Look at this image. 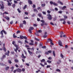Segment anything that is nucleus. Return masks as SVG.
Returning a JSON list of instances; mask_svg holds the SVG:
<instances>
[{"label": "nucleus", "mask_w": 73, "mask_h": 73, "mask_svg": "<svg viewBox=\"0 0 73 73\" xmlns=\"http://www.w3.org/2000/svg\"><path fill=\"white\" fill-rule=\"evenodd\" d=\"M15 67H13V66H12L11 68V69H12V70H11V72H12L13 71V70L14 69V68Z\"/></svg>", "instance_id": "nucleus-19"}, {"label": "nucleus", "mask_w": 73, "mask_h": 73, "mask_svg": "<svg viewBox=\"0 0 73 73\" xmlns=\"http://www.w3.org/2000/svg\"><path fill=\"white\" fill-rule=\"evenodd\" d=\"M25 42L26 43H27V44H29V42L27 40H25Z\"/></svg>", "instance_id": "nucleus-52"}, {"label": "nucleus", "mask_w": 73, "mask_h": 73, "mask_svg": "<svg viewBox=\"0 0 73 73\" xmlns=\"http://www.w3.org/2000/svg\"><path fill=\"white\" fill-rule=\"evenodd\" d=\"M38 16H39L40 17H41L42 15H41V14L40 13L38 14Z\"/></svg>", "instance_id": "nucleus-42"}, {"label": "nucleus", "mask_w": 73, "mask_h": 73, "mask_svg": "<svg viewBox=\"0 0 73 73\" xmlns=\"http://www.w3.org/2000/svg\"><path fill=\"white\" fill-rule=\"evenodd\" d=\"M23 24H25H25H26V21H25L24 20L23 21Z\"/></svg>", "instance_id": "nucleus-37"}, {"label": "nucleus", "mask_w": 73, "mask_h": 73, "mask_svg": "<svg viewBox=\"0 0 73 73\" xmlns=\"http://www.w3.org/2000/svg\"><path fill=\"white\" fill-rule=\"evenodd\" d=\"M60 56L62 58H64V56H63V55L62 54H60Z\"/></svg>", "instance_id": "nucleus-46"}, {"label": "nucleus", "mask_w": 73, "mask_h": 73, "mask_svg": "<svg viewBox=\"0 0 73 73\" xmlns=\"http://www.w3.org/2000/svg\"><path fill=\"white\" fill-rule=\"evenodd\" d=\"M60 21H64V22L62 23V24L64 25L66 23V21H65V19H60Z\"/></svg>", "instance_id": "nucleus-3"}, {"label": "nucleus", "mask_w": 73, "mask_h": 73, "mask_svg": "<svg viewBox=\"0 0 73 73\" xmlns=\"http://www.w3.org/2000/svg\"><path fill=\"white\" fill-rule=\"evenodd\" d=\"M40 65H41V66H43V67H44V65L42 64V63H40Z\"/></svg>", "instance_id": "nucleus-61"}, {"label": "nucleus", "mask_w": 73, "mask_h": 73, "mask_svg": "<svg viewBox=\"0 0 73 73\" xmlns=\"http://www.w3.org/2000/svg\"><path fill=\"white\" fill-rule=\"evenodd\" d=\"M17 10L19 13H21V11H20V10L19 9H18Z\"/></svg>", "instance_id": "nucleus-36"}, {"label": "nucleus", "mask_w": 73, "mask_h": 73, "mask_svg": "<svg viewBox=\"0 0 73 73\" xmlns=\"http://www.w3.org/2000/svg\"><path fill=\"white\" fill-rule=\"evenodd\" d=\"M13 36V38H17V36L15 35V33H14Z\"/></svg>", "instance_id": "nucleus-17"}, {"label": "nucleus", "mask_w": 73, "mask_h": 73, "mask_svg": "<svg viewBox=\"0 0 73 73\" xmlns=\"http://www.w3.org/2000/svg\"><path fill=\"white\" fill-rule=\"evenodd\" d=\"M6 57V56H5V55H4L3 56H2V58L3 59H4V58H5Z\"/></svg>", "instance_id": "nucleus-40"}, {"label": "nucleus", "mask_w": 73, "mask_h": 73, "mask_svg": "<svg viewBox=\"0 0 73 73\" xmlns=\"http://www.w3.org/2000/svg\"><path fill=\"white\" fill-rule=\"evenodd\" d=\"M33 11L34 12H38V11H37V10L36 9H34Z\"/></svg>", "instance_id": "nucleus-29"}, {"label": "nucleus", "mask_w": 73, "mask_h": 73, "mask_svg": "<svg viewBox=\"0 0 73 73\" xmlns=\"http://www.w3.org/2000/svg\"><path fill=\"white\" fill-rule=\"evenodd\" d=\"M14 61L15 62H19V61H18V60L15 59Z\"/></svg>", "instance_id": "nucleus-34"}, {"label": "nucleus", "mask_w": 73, "mask_h": 73, "mask_svg": "<svg viewBox=\"0 0 73 73\" xmlns=\"http://www.w3.org/2000/svg\"><path fill=\"white\" fill-rule=\"evenodd\" d=\"M42 13L44 15H46V12H45L43 11L42 12Z\"/></svg>", "instance_id": "nucleus-57"}, {"label": "nucleus", "mask_w": 73, "mask_h": 73, "mask_svg": "<svg viewBox=\"0 0 73 73\" xmlns=\"http://www.w3.org/2000/svg\"><path fill=\"white\" fill-rule=\"evenodd\" d=\"M38 33H41V32H42V31L41 30H39L38 31H36V33H38Z\"/></svg>", "instance_id": "nucleus-23"}, {"label": "nucleus", "mask_w": 73, "mask_h": 73, "mask_svg": "<svg viewBox=\"0 0 73 73\" xmlns=\"http://www.w3.org/2000/svg\"><path fill=\"white\" fill-rule=\"evenodd\" d=\"M50 65H48L46 66L47 68H50Z\"/></svg>", "instance_id": "nucleus-53"}, {"label": "nucleus", "mask_w": 73, "mask_h": 73, "mask_svg": "<svg viewBox=\"0 0 73 73\" xmlns=\"http://www.w3.org/2000/svg\"><path fill=\"white\" fill-rule=\"evenodd\" d=\"M23 38H24V39H25V40H27V37L26 36H23Z\"/></svg>", "instance_id": "nucleus-50"}, {"label": "nucleus", "mask_w": 73, "mask_h": 73, "mask_svg": "<svg viewBox=\"0 0 73 73\" xmlns=\"http://www.w3.org/2000/svg\"><path fill=\"white\" fill-rule=\"evenodd\" d=\"M8 63L10 64H12V62L11 61V60H8Z\"/></svg>", "instance_id": "nucleus-24"}, {"label": "nucleus", "mask_w": 73, "mask_h": 73, "mask_svg": "<svg viewBox=\"0 0 73 73\" xmlns=\"http://www.w3.org/2000/svg\"><path fill=\"white\" fill-rule=\"evenodd\" d=\"M58 44L60 45V46H62V42L60 40H59L58 42Z\"/></svg>", "instance_id": "nucleus-7"}, {"label": "nucleus", "mask_w": 73, "mask_h": 73, "mask_svg": "<svg viewBox=\"0 0 73 73\" xmlns=\"http://www.w3.org/2000/svg\"><path fill=\"white\" fill-rule=\"evenodd\" d=\"M28 3L29 4H32V2L30 0H28Z\"/></svg>", "instance_id": "nucleus-11"}, {"label": "nucleus", "mask_w": 73, "mask_h": 73, "mask_svg": "<svg viewBox=\"0 0 73 73\" xmlns=\"http://www.w3.org/2000/svg\"><path fill=\"white\" fill-rule=\"evenodd\" d=\"M18 42L19 43H20V44H23L22 42H21L20 40H18Z\"/></svg>", "instance_id": "nucleus-32"}, {"label": "nucleus", "mask_w": 73, "mask_h": 73, "mask_svg": "<svg viewBox=\"0 0 73 73\" xmlns=\"http://www.w3.org/2000/svg\"><path fill=\"white\" fill-rule=\"evenodd\" d=\"M35 40H36V41H40V39L38 38H35Z\"/></svg>", "instance_id": "nucleus-39"}, {"label": "nucleus", "mask_w": 73, "mask_h": 73, "mask_svg": "<svg viewBox=\"0 0 73 73\" xmlns=\"http://www.w3.org/2000/svg\"><path fill=\"white\" fill-rule=\"evenodd\" d=\"M17 71L18 72H21V70L19 68H18L17 69Z\"/></svg>", "instance_id": "nucleus-10"}, {"label": "nucleus", "mask_w": 73, "mask_h": 73, "mask_svg": "<svg viewBox=\"0 0 73 73\" xmlns=\"http://www.w3.org/2000/svg\"><path fill=\"white\" fill-rule=\"evenodd\" d=\"M4 8V5L3 4V3L1 4V9H3Z\"/></svg>", "instance_id": "nucleus-5"}, {"label": "nucleus", "mask_w": 73, "mask_h": 73, "mask_svg": "<svg viewBox=\"0 0 73 73\" xmlns=\"http://www.w3.org/2000/svg\"><path fill=\"white\" fill-rule=\"evenodd\" d=\"M29 29L31 30H33V29H34V28L33 27H31L29 28Z\"/></svg>", "instance_id": "nucleus-31"}, {"label": "nucleus", "mask_w": 73, "mask_h": 73, "mask_svg": "<svg viewBox=\"0 0 73 73\" xmlns=\"http://www.w3.org/2000/svg\"><path fill=\"white\" fill-rule=\"evenodd\" d=\"M23 27V23H21L19 26L20 28H22Z\"/></svg>", "instance_id": "nucleus-16"}, {"label": "nucleus", "mask_w": 73, "mask_h": 73, "mask_svg": "<svg viewBox=\"0 0 73 73\" xmlns=\"http://www.w3.org/2000/svg\"><path fill=\"white\" fill-rule=\"evenodd\" d=\"M35 35H36V36H38L39 35L38 34H37L36 33H35Z\"/></svg>", "instance_id": "nucleus-59"}, {"label": "nucleus", "mask_w": 73, "mask_h": 73, "mask_svg": "<svg viewBox=\"0 0 73 73\" xmlns=\"http://www.w3.org/2000/svg\"><path fill=\"white\" fill-rule=\"evenodd\" d=\"M33 25L34 27H37V24H34Z\"/></svg>", "instance_id": "nucleus-47"}, {"label": "nucleus", "mask_w": 73, "mask_h": 73, "mask_svg": "<svg viewBox=\"0 0 73 73\" xmlns=\"http://www.w3.org/2000/svg\"><path fill=\"white\" fill-rule=\"evenodd\" d=\"M56 72H61V70L59 69H57L56 70Z\"/></svg>", "instance_id": "nucleus-20"}, {"label": "nucleus", "mask_w": 73, "mask_h": 73, "mask_svg": "<svg viewBox=\"0 0 73 73\" xmlns=\"http://www.w3.org/2000/svg\"><path fill=\"white\" fill-rule=\"evenodd\" d=\"M29 13H28V12H25V15H28Z\"/></svg>", "instance_id": "nucleus-43"}, {"label": "nucleus", "mask_w": 73, "mask_h": 73, "mask_svg": "<svg viewBox=\"0 0 73 73\" xmlns=\"http://www.w3.org/2000/svg\"><path fill=\"white\" fill-rule=\"evenodd\" d=\"M28 52L30 54V55H32V54H33V52H32L30 51L29 50H28Z\"/></svg>", "instance_id": "nucleus-13"}, {"label": "nucleus", "mask_w": 73, "mask_h": 73, "mask_svg": "<svg viewBox=\"0 0 73 73\" xmlns=\"http://www.w3.org/2000/svg\"><path fill=\"white\" fill-rule=\"evenodd\" d=\"M59 62L57 61V64H60V63H61V61L60 60H58Z\"/></svg>", "instance_id": "nucleus-15"}, {"label": "nucleus", "mask_w": 73, "mask_h": 73, "mask_svg": "<svg viewBox=\"0 0 73 73\" xmlns=\"http://www.w3.org/2000/svg\"><path fill=\"white\" fill-rule=\"evenodd\" d=\"M35 13L33 14V15H32V17H35Z\"/></svg>", "instance_id": "nucleus-60"}, {"label": "nucleus", "mask_w": 73, "mask_h": 73, "mask_svg": "<svg viewBox=\"0 0 73 73\" xmlns=\"http://www.w3.org/2000/svg\"><path fill=\"white\" fill-rule=\"evenodd\" d=\"M31 30H30V29H29V33H32V31H31Z\"/></svg>", "instance_id": "nucleus-45"}, {"label": "nucleus", "mask_w": 73, "mask_h": 73, "mask_svg": "<svg viewBox=\"0 0 73 73\" xmlns=\"http://www.w3.org/2000/svg\"><path fill=\"white\" fill-rule=\"evenodd\" d=\"M9 69V67L8 66H7L5 68V70H8Z\"/></svg>", "instance_id": "nucleus-25"}, {"label": "nucleus", "mask_w": 73, "mask_h": 73, "mask_svg": "<svg viewBox=\"0 0 73 73\" xmlns=\"http://www.w3.org/2000/svg\"><path fill=\"white\" fill-rule=\"evenodd\" d=\"M50 4L51 5H52V4H53V2H52V1H50Z\"/></svg>", "instance_id": "nucleus-55"}, {"label": "nucleus", "mask_w": 73, "mask_h": 73, "mask_svg": "<svg viewBox=\"0 0 73 73\" xmlns=\"http://www.w3.org/2000/svg\"><path fill=\"white\" fill-rule=\"evenodd\" d=\"M7 3H8L7 4L8 6H11V4L10 3L9 1L8 0H7Z\"/></svg>", "instance_id": "nucleus-8"}, {"label": "nucleus", "mask_w": 73, "mask_h": 73, "mask_svg": "<svg viewBox=\"0 0 73 73\" xmlns=\"http://www.w3.org/2000/svg\"><path fill=\"white\" fill-rule=\"evenodd\" d=\"M50 44H51L52 45H54V44L53 43V42H50Z\"/></svg>", "instance_id": "nucleus-54"}, {"label": "nucleus", "mask_w": 73, "mask_h": 73, "mask_svg": "<svg viewBox=\"0 0 73 73\" xmlns=\"http://www.w3.org/2000/svg\"><path fill=\"white\" fill-rule=\"evenodd\" d=\"M27 5H25L24 7H23V9H25L27 8Z\"/></svg>", "instance_id": "nucleus-28"}, {"label": "nucleus", "mask_w": 73, "mask_h": 73, "mask_svg": "<svg viewBox=\"0 0 73 73\" xmlns=\"http://www.w3.org/2000/svg\"><path fill=\"white\" fill-rule=\"evenodd\" d=\"M46 34H47V32H45L44 33V35L43 36L44 38H46V37H47V35H46Z\"/></svg>", "instance_id": "nucleus-6"}, {"label": "nucleus", "mask_w": 73, "mask_h": 73, "mask_svg": "<svg viewBox=\"0 0 73 73\" xmlns=\"http://www.w3.org/2000/svg\"><path fill=\"white\" fill-rule=\"evenodd\" d=\"M53 54L54 56V57H55L56 54H55V51H53Z\"/></svg>", "instance_id": "nucleus-26"}, {"label": "nucleus", "mask_w": 73, "mask_h": 73, "mask_svg": "<svg viewBox=\"0 0 73 73\" xmlns=\"http://www.w3.org/2000/svg\"><path fill=\"white\" fill-rule=\"evenodd\" d=\"M3 32L5 33V35L7 34V33L4 31V30H2L0 32V33L1 35H3Z\"/></svg>", "instance_id": "nucleus-4"}, {"label": "nucleus", "mask_w": 73, "mask_h": 73, "mask_svg": "<svg viewBox=\"0 0 73 73\" xmlns=\"http://www.w3.org/2000/svg\"><path fill=\"white\" fill-rule=\"evenodd\" d=\"M16 5H15V4H14L13 5L12 7H13V8L15 7V6Z\"/></svg>", "instance_id": "nucleus-38"}, {"label": "nucleus", "mask_w": 73, "mask_h": 73, "mask_svg": "<svg viewBox=\"0 0 73 73\" xmlns=\"http://www.w3.org/2000/svg\"><path fill=\"white\" fill-rule=\"evenodd\" d=\"M52 58V57H50L48 58V60H51Z\"/></svg>", "instance_id": "nucleus-64"}, {"label": "nucleus", "mask_w": 73, "mask_h": 73, "mask_svg": "<svg viewBox=\"0 0 73 73\" xmlns=\"http://www.w3.org/2000/svg\"><path fill=\"white\" fill-rule=\"evenodd\" d=\"M48 52L49 53H52V51L51 50L48 51Z\"/></svg>", "instance_id": "nucleus-49"}, {"label": "nucleus", "mask_w": 73, "mask_h": 73, "mask_svg": "<svg viewBox=\"0 0 73 73\" xmlns=\"http://www.w3.org/2000/svg\"><path fill=\"white\" fill-rule=\"evenodd\" d=\"M48 40H49V41L50 42H52V39L50 38H49L48 39Z\"/></svg>", "instance_id": "nucleus-44"}, {"label": "nucleus", "mask_w": 73, "mask_h": 73, "mask_svg": "<svg viewBox=\"0 0 73 73\" xmlns=\"http://www.w3.org/2000/svg\"><path fill=\"white\" fill-rule=\"evenodd\" d=\"M47 62H48L49 64H50V63H52V61L49 60H48L47 61Z\"/></svg>", "instance_id": "nucleus-35"}, {"label": "nucleus", "mask_w": 73, "mask_h": 73, "mask_svg": "<svg viewBox=\"0 0 73 73\" xmlns=\"http://www.w3.org/2000/svg\"><path fill=\"white\" fill-rule=\"evenodd\" d=\"M66 8V6H64L62 8V10H64L65 9V8Z\"/></svg>", "instance_id": "nucleus-30"}, {"label": "nucleus", "mask_w": 73, "mask_h": 73, "mask_svg": "<svg viewBox=\"0 0 73 73\" xmlns=\"http://www.w3.org/2000/svg\"><path fill=\"white\" fill-rule=\"evenodd\" d=\"M20 38L21 39H24V36L21 35L20 36Z\"/></svg>", "instance_id": "nucleus-27"}, {"label": "nucleus", "mask_w": 73, "mask_h": 73, "mask_svg": "<svg viewBox=\"0 0 73 73\" xmlns=\"http://www.w3.org/2000/svg\"><path fill=\"white\" fill-rule=\"evenodd\" d=\"M12 44L14 45L16 47V49H15L14 50L16 52V53H17V50H18V49H19V45L16 44H15V41H13L12 42Z\"/></svg>", "instance_id": "nucleus-1"}, {"label": "nucleus", "mask_w": 73, "mask_h": 73, "mask_svg": "<svg viewBox=\"0 0 73 73\" xmlns=\"http://www.w3.org/2000/svg\"><path fill=\"white\" fill-rule=\"evenodd\" d=\"M58 3H59L61 5H63V3H62L61 2V1H58Z\"/></svg>", "instance_id": "nucleus-18"}, {"label": "nucleus", "mask_w": 73, "mask_h": 73, "mask_svg": "<svg viewBox=\"0 0 73 73\" xmlns=\"http://www.w3.org/2000/svg\"><path fill=\"white\" fill-rule=\"evenodd\" d=\"M45 60L44 59H42L41 60V62H45Z\"/></svg>", "instance_id": "nucleus-21"}, {"label": "nucleus", "mask_w": 73, "mask_h": 73, "mask_svg": "<svg viewBox=\"0 0 73 73\" xmlns=\"http://www.w3.org/2000/svg\"><path fill=\"white\" fill-rule=\"evenodd\" d=\"M47 16H48L47 19L50 20H51L52 19V16L50 15V14L47 15Z\"/></svg>", "instance_id": "nucleus-2"}, {"label": "nucleus", "mask_w": 73, "mask_h": 73, "mask_svg": "<svg viewBox=\"0 0 73 73\" xmlns=\"http://www.w3.org/2000/svg\"><path fill=\"white\" fill-rule=\"evenodd\" d=\"M19 33H20V31L19 30H18L17 32V34H18Z\"/></svg>", "instance_id": "nucleus-48"}, {"label": "nucleus", "mask_w": 73, "mask_h": 73, "mask_svg": "<svg viewBox=\"0 0 73 73\" xmlns=\"http://www.w3.org/2000/svg\"><path fill=\"white\" fill-rule=\"evenodd\" d=\"M64 18L65 19H67L68 18V17L66 15H65L64 16Z\"/></svg>", "instance_id": "nucleus-56"}, {"label": "nucleus", "mask_w": 73, "mask_h": 73, "mask_svg": "<svg viewBox=\"0 0 73 73\" xmlns=\"http://www.w3.org/2000/svg\"><path fill=\"white\" fill-rule=\"evenodd\" d=\"M5 18V19H7V20H9V18L8 17H6Z\"/></svg>", "instance_id": "nucleus-22"}, {"label": "nucleus", "mask_w": 73, "mask_h": 73, "mask_svg": "<svg viewBox=\"0 0 73 73\" xmlns=\"http://www.w3.org/2000/svg\"><path fill=\"white\" fill-rule=\"evenodd\" d=\"M40 21L42 23H45V21L44 20H41Z\"/></svg>", "instance_id": "nucleus-51"}, {"label": "nucleus", "mask_w": 73, "mask_h": 73, "mask_svg": "<svg viewBox=\"0 0 73 73\" xmlns=\"http://www.w3.org/2000/svg\"><path fill=\"white\" fill-rule=\"evenodd\" d=\"M21 57L23 58H25L26 56H25L23 54H22Z\"/></svg>", "instance_id": "nucleus-12"}, {"label": "nucleus", "mask_w": 73, "mask_h": 73, "mask_svg": "<svg viewBox=\"0 0 73 73\" xmlns=\"http://www.w3.org/2000/svg\"><path fill=\"white\" fill-rule=\"evenodd\" d=\"M7 52L8 53L5 52V55H7V56H9V51L8 50Z\"/></svg>", "instance_id": "nucleus-9"}, {"label": "nucleus", "mask_w": 73, "mask_h": 73, "mask_svg": "<svg viewBox=\"0 0 73 73\" xmlns=\"http://www.w3.org/2000/svg\"><path fill=\"white\" fill-rule=\"evenodd\" d=\"M29 45H33V43L31 42H30L29 43Z\"/></svg>", "instance_id": "nucleus-41"}, {"label": "nucleus", "mask_w": 73, "mask_h": 73, "mask_svg": "<svg viewBox=\"0 0 73 73\" xmlns=\"http://www.w3.org/2000/svg\"><path fill=\"white\" fill-rule=\"evenodd\" d=\"M42 7H45V4H42Z\"/></svg>", "instance_id": "nucleus-58"}, {"label": "nucleus", "mask_w": 73, "mask_h": 73, "mask_svg": "<svg viewBox=\"0 0 73 73\" xmlns=\"http://www.w3.org/2000/svg\"><path fill=\"white\" fill-rule=\"evenodd\" d=\"M10 24H13V21H12L11 22H10Z\"/></svg>", "instance_id": "nucleus-62"}, {"label": "nucleus", "mask_w": 73, "mask_h": 73, "mask_svg": "<svg viewBox=\"0 0 73 73\" xmlns=\"http://www.w3.org/2000/svg\"><path fill=\"white\" fill-rule=\"evenodd\" d=\"M53 4L55 6H57V5H58L56 3H53Z\"/></svg>", "instance_id": "nucleus-33"}, {"label": "nucleus", "mask_w": 73, "mask_h": 73, "mask_svg": "<svg viewBox=\"0 0 73 73\" xmlns=\"http://www.w3.org/2000/svg\"><path fill=\"white\" fill-rule=\"evenodd\" d=\"M3 49L5 52H7V50L5 47H3Z\"/></svg>", "instance_id": "nucleus-14"}, {"label": "nucleus", "mask_w": 73, "mask_h": 73, "mask_svg": "<svg viewBox=\"0 0 73 73\" xmlns=\"http://www.w3.org/2000/svg\"><path fill=\"white\" fill-rule=\"evenodd\" d=\"M25 69H24V68H22V71L23 72H24V71H25Z\"/></svg>", "instance_id": "nucleus-63"}]
</instances>
